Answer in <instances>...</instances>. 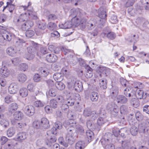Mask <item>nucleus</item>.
I'll return each instance as SVG.
<instances>
[{"instance_id":"nucleus-16","label":"nucleus","mask_w":149,"mask_h":149,"mask_svg":"<svg viewBox=\"0 0 149 149\" xmlns=\"http://www.w3.org/2000/svg\"><path fill=\"white\" fill-rule=\"evenodd\" d=\"M46 59L49 62H54L57 60V57L56 55L54 54H49L47 55Z\"/></svg>"},{"instance_id":"nucleus-38","label":"nucleus","mask_w":149,"mask_h":149,"mask_svg":"<svg viewBox=\"0 0 149 149\" xmlns=\"http://www.w3.org/2000/svg\"><path fill=\"white\" fill-rule=\"evenodd\" d=\"M99 85L102 89H106L107 88V80L104 79H100L99 80Z\"/></svg>"},{"instance_id":"nucleus-9","label":"nucleus","mask_w":149,"mask_h":149,"mask_svg":"<svg viewBox=\"0 0 149 149\" xmlns=\"http://www.w3.org/2000/svg\"><path fill=\"white\" fill-rule=\"evenodd\" d=\"M24 111L27 116H31L33 115L35 113L34 107L31 105H27L24 107Z\"/></svg>"},{"instance_id":"nucleus-52","label":"nucleus","mask_w":149,"mask_h":149,"mask_svg":"<svg viewBox=\"0 0 149 149\" xmlns=\"http://www.w3.org/2000/svg\"><path fill=\"white\" fill-rule=\"evenodd\" d=\"M127 130L126 127H123L118 130V132L120 133V135L123 137H125V134L127 132Z\"/></svg>"},{"instance_id":"nucleus-27","label":"nucleus","mask_w":149,"mask_h":149,"mask_svg":"<svg viewBox=\"0 0 149 149\" xmlns=\"http://www.w3.org/2000/svg\"><path fill=\"white\" fill-rule=\"evenodd\" d=\"M54 79L57 82L60 81L63 79V76L61 73L56 72L53 75Z\"/></svg>"},{"instance_id":"nucleus-34","label":"nucleus","mask_w":149,"mask_h":149,"mask_svg":"<svg viewBox=\"0 0 149 149\" xmlns=\"http://www.w3.org/2000/svg\"><path fill=\"white\" fill-rule=\"evenodd\" d=\"M76 81V79H75L71 80V81L68 82L67 84L68 88L70 89H74Z\"/></svg>"},{"instance_id":"nucleus-39","label":"nucleus","mask_w":149,"mask_h":149,"mask_svg":"<svg viewBox=\"0 0 149 149\" xmlns=\"http://www.w3.org/2000/svg\"><path fill=\"white\" fill-rule=\"evenodd\" d=\"M15 45L17 47H21L22 44L24 43L25 41L22 39H20L19 38H16L15 40Z\"/></svg>"},{"instance_id":"nucleus-31","label":"nucleus","mask_w":149,"mask_h":149,"mask_svg":"<svg viewBox=\"0 0 149 149\" xmlns=\"http://www.w3.org/2000/svg\"><path fill=\"white\" fill-rule=\"evenodd\" d=\"M143 91L140 90H137L136 89L135 91V97H136L138 99H141L143 97L145 98V97L143 96Z\"/></svg>"},{"instance_id":"nucleus-23","label":"nucleus","mask_w":149,"mask_h":149,"mask_svg":"<svg viewBox=\"0 0 149 149\" xmlns=\"http://www.w3.org/2000/svg\"><path fill=\"white\" fill-rule=\"evenodd\" d=\"M85 69L86 70V77L88 78L91 77L93 75L92 71L93 69L91 68L89 65H85L84 66Z\"/></svg>"},{"instance_id":"nucleus-46","label":"nucleus","mask_w":149,"mask_h":149,"mask_svg":"<svg viewBox=\"0 0 149 149\" xmlns=\"http://www.w3.org/2000/svg\"><path fill=\"white\" fill-rule=\"evenodd\" d=\"M135 116L136 119L138 121L142 120L144 117L143 115L139 111H137L136 112Z\"/></svg>"},{"instance_id":"nucleus-6","label":"nucleus","mask_w":149,"mask_h":149,"mask_svg":"<svg viewBox=\"0 0 149 149\" xmlns=\"http://www.w3.org/2000/svg\"><path fill=\"white\" fill-rule=\"evenodd\" d=\"M83 115L86 117L91 116L92 120H95L99 116L95 111H91L89 109H85L83 111Z\"/></svg>"},{"instance_id":"nucleus-17","label":"nucleus","mask_w":149,"mask_h":149,"mask_svg":"<svg viewBox=\"0 0 149 149\" xmlns=\"http://www.w3.org/2000/svg\"><path fill=\"white\" fill-rule=\"evenodd\" d=\"M18 108V106L17 104L14 102L9 105L8 110L9 113L12 114L15 111L17 110Z\"/></svg>"},{"instance_id":"nucleus-18","label":"nucleus","mask_w":149,"mask_h":149,"mask_svg":"<svg viewBox=\"0 0 149 149\" xmlns=\"http://www.w3.org/2000/svg\"><path fill=\"white\" fill-rule=\"evenodd\" d=\"M90 98L91 101L94 102H96L99 98L98 93L96 92H92L90 94Z\"/></svg>"},{"instance_id":"nucleus-5","label":"nucleus","mask_w":149,"mask_h":149,"mask_svg":"<svg viewBox=\"0 0 149 149\" xmlns=\"http://www.w3.org/2000/svg\"><path fill=\"white\" fill-rule=\"evenodd\" d=\"M107 108L110 109L111 116L112 117H115L117 116L119 111V109L117 105L114 103L108 104Z\"/></svg>"},{"instance_id":"nucleus-58","label":"nucleus","mask_w":149,"mask_h":149,"mask_svg":"<svg viewBox=\"0 0 149 149\" xmlns=\"http://www.w3.org/2000/svg\"><path fill=\"white\" fill-rule=\"evenodd\" d=\"M25 34L26 37L28 38H31L34 35V32L33 30H29L26 31Z\"/></svg>"},{"instance_id":"nucleus-7","label":"nucleus","mask_w":149,"mask_h":149,"mask_svg":"<svg viewBox=\"0 0 149 149\" xmlns=\"http://www.w3.org/2000/svg\"><path fill=\"white\" fill-rule=\"evenodd\" d=\"M61 51L63 54L67 56V58L69 59L72 58L74 56V53L73 50L68 49L65 47H62Z\"/></svg>"},{"instance_id":"nucleus-61","label":"nucleus","mask_w":149,"mask_h":149,"mask_svg":"<svg viewBox=\"0 0 149 149\" xmlns=\"http://www.w3.org/2000/svg\"><path fill=\"white\" fill-rule=\"evenodd\" d=\"M15 132L12 128H9L7 132V134L8 137H11L15 133Z\"/></svg>"},{"instance_id":"nucleus-19","label":"nucleus","mask_w":149,"mask_h":149,"mask_svg":"<svg viewBox=\"0 0 149 149\" xmlns=\"http://www.w3.org/2000/svg\"><path fill=\"white\" fill-rule=\"evenodd\" d=\"M73 26H74L72 24L71 21H67L64 24H61L59 25V27L61 29H70Z\"/></svg>"},{"instance_id":"nucleus-50","label":"nucleus","mask_w":149,"mask_h":149,"mask_svg":"<svg viewBox=\"0 0 149 149\" xmlns=\"http://www.w3.org/2000/svg\"><path fill=\"white\" fill-rule=\"evenodd\" d=\"M141 84L139 82H134L132 85L133 87L131 88H133L135 91L136 89L138 90L141 88Z\"/></svg>"},{"instance_id":"nucleus-21","label":"nucleus","mask_w":149,"mask_h":149,"mask_svg":"<svg viewBox=\"0 0 149 149\" xmlns=\"http://www.w3.org/2000/svg\"><path fill=\"white\" fill-rule=\"evenodd\" d=\"M2 36L4 40H6V42L7 41L8 42L10 41L11 40L12 37H13L14 36L13 34L6 32H5V33H3L2 34Z\"/></svg>"},{"instance_id":"nucleus-51","label":"nucleus","mask_w":149,"mask_h":149,"mask_svg":"<svg viewBox=\"0 0 149 149\" xmlns=\"http://www.w3.org/2000/svg\"><path fill=\"white\" fill-rule=\"evenodd\" d=\"M40 121L39 120H35L33 124V127L36 129H41Z\"/></svg>"},{"instance_id":"nucleus-25","label":"nucleus","mask_w":149,"mask_h":149,"mask_svg":"<svg viewBox=\"0 0 149 149\" xmlns=\"http://www.w3.org/2000/svg\"><path fill=\"white\" fill-rule=\"evenodd\" d=\"M47 53V50L46 48L42 47L40 48V50H38V48L37 50V55L40 57L42 54H45Z\"/></svg>"},{"instance_id":"nucleus-59","label":"nucleus","mask_w":149,"mask_h":149,"mask_svg":"<svg viewBox=\"0 0 149 149\" xmlns=\"http://www.w3.org/2000/svg\"><path fill=\"white\" fill-rule=\"evenodd\" d=\"M120 82L121 84L124 87H126L127 86V84L128 82L123 78L121 77L120 79Z\"/></svg>"},{"instance_id":"nucleus-1","label":"nucleus","mask_w":149,"mask_h":149,"mask_svg":"<svg viewBox=\"0 0 149 149\" xmlns=\"http://www.w3.org/2000/svg\"><path fill=\"white\" fill-rule=\"evenodd\" d=\"M31 2H28L27 6H23L24 10H27V11L24 14L21 15L19 18L17 20L16 24L17 25H20L22 30L25 31L30 28L33 25V22L31 20H28V18H31L33 19L38 18L36 13L34 11L32 8L29 9V7L31 6Z\"/></svg>"},{"instance_id":"nucleus-29","label":"nucleus","mask_w":149,"mask_h":149,"mask_svg":"<svg viewBox=\"0 0 149 149\" xmlns=\"http://www.w3.org/2000/svg\"><path fill=\"white\" fill-rule=\"evenodd\" d=\"M49 50L52 52H53L56 54H58L59 53L60 50L58 48L56 47L53 45H50L48 47Z\"/></svg>"},{"instance_id":"nucleus-26","label":"nucleus","mask_w":149,"mask_h":149,"mask_svg":"<svg viewBox=\"0 0 149 149\" xmlns=\"http://www.w3.org/2000/svg\"><path fill=\"white\" fill-rule=\"evenodd\" d=\"M116 100L118 103L123 104L126 103L127 101V99L124 96L119 95L117 97Z\"/></svg>"},{"instance_id":"nucleus-48","label":"nucleus","mask_w":149,"mask_h":149,"mask_svg":"<svg viewBox=\"0 0 149 149\" xmlns=\"http://www.w3.org/2000/svg\"><path fill=\"white\" fill-rule=\"evenodd\" d=\"M56 27V24L54 22H50L47 24V28L49 29L50 30H54Z\"/></svg>"},{"instance_id":"nucleus-45","label":"nucleus","mask_w":149,"mask_h":149,"mask_svg":"<svg viewBox=\"0 0 149 149\" xmlns=\"http://www.w3.org/2000/svg\"><path fill=\"white\" fill-rule=\"evenodd\" d=\"M75 100L73 99H68L65 101V103L69 106H72L74 105Z\"/></svg>"},{"instance_id":"nucleus-64","label":"nucleus","mask_w":149,"mask_h":149,"mask_svg":"<svg viewBox=\"0 0 149 149\" xmlns=\"http://www.w3.org/2000/svg\"><path fill=\"white\" fill-rule=\"evenodd\" d=\"M99 17L102 19H105L107 17V14L106 11H103L102 12H100L99 14Z\"/></svg>"},{"instance_id":"nucleus-22","label":"nucleus","mask_w":149,"mask_h":149,"mask_svg":"<svg viewBox=\"0 0 149 149\" xmlns=\"http://www.w3.org/2000/svg\"><path fill=\"white\" fill-rule=\"evenodd\" d=\"M107 119L106 118L105 116L103 115V116H100L98 119L97 121V125L99 126H102L107 121Z\"/></svg>"},{"instance_id":"nucleus-11","label":"nucleus","mask_w":149,"mask_h":149,"mask_svg":"<svg viewBox=\"0 0 149 149\" xmlns=\"http://www.w3.org/2000/svg\"><path fill=\"white\" fill-rule=\"evenodd\" d=\"M40 123L41 129H47L49 127V121L46 118H42Z\"/></svg>"},{"instance_id":"nucleus-14","label":"nucleus","mask_w":149,"mask_h":149,"mask_svg":"<svg viewBox=\"0 0 149 149\" xmlns=\"http://www.w3.org/2000/svg\"><path fill=\"white\" fill-rule=\"evenodd\" d=\"M18 90L17 86L14 84H11L8 87V92L11 94H15Z\"/></svg>"},{"instance_id":"nucleus-24","label":"nucleus","mask_w":149,"mask_h":149,"mask_svg":"<svg viewBox=\"0 0 149 149\" xmlns=\"http://www.w3.org/2000/svg\"><path fill=\"white\" fill-rule=\"evenodd\" d=\"M86 138L88 139V142H91L94 137L93 132L89 130L86 132Z\"/></svg>"},{"instance_id":"nucleus-15","label":"nucleus","mask_w":149,"mask_h":149,"mask_svg":"<svg viewBox=\"0 0 149 149\" xmlns=\"http://www.w3.org/2000/svg\"><path fill=\"white\" fill-rule=\"evenodd\" d=\"M138 129L141 133H143L147 134L149 132L148 128L146 127L144 122H143L138 125Z\"/></svg>"},{"instance_id":"nucleus-56","label":"nucleus","mask_w":149,"mask_h":149,"mask_svg":"<svg viewBox=\"0 0 149 149\" xmlns=\"http://www.w3.org/2000/svg\"><path fill=\"white\" fill-rule=\"evenodd\" d=\"M110 19L111 23L113 24H115L118 22L117 17L115 15H112Z\"/></svg>"},{"instance_id":"nucleus-37","label":"nucleus","mask_w":149,"mask_h":149,"mask_svg":"<svg viewBox=\"0 0 149 149\" xmlns=\"http://www.w3.org/2000/svg\"><path fill=\"white\" fill-rule=\"evenodd\" d=\"M85 147V143L83 141H79L75 145L76 149H84Z\"/></svg>"},{"instance_id":"nucleus-54","label":"nucleus","mask_w":149,"mask_h":149,"mask_svg":"<svg viewBox=\"0 0 149 149\" xmlns=\"http://www.w3.org/2000/svg\"><path fill=\"white\" fill-rule=\"evenodd\" d=\"M58 102L57 101L54 100H51L50 102V104L51 107L53 108H56L58 106Z\"/></svg>"},{"instance_id":"nucleus-8","label":"nucleus","mask_w":149,"mask_h":149,"mask_svg":"<svg viewBox=\"0 0 149 149\" xmlns=\"http://www.w3.org/2000/svg\"><path fill=\"white\" fill-rule=\"evenodd\" d=\"M124 94L127 97H132L134 98L135 90L130 87H127L124 90Z\"/></svg>"},{"instance_id":"nucleus-62","label":"nucleus","mask_w":149,"mask_h":149,"mask_svg":"<svg viewBox=\"0 0 149 149\" xmlns=\"http://www.w3.org/2000/svg\"><path fill=\"white\" fill-rule=\"evenodd\" d=\"M55 127L56 129H61L62 127V123L59 121H57L55 123Z\"/></svg>"},{"instance_id":"nucleus-10","label":"nucleus","mask_w":149,"mask_h":149,"mask_svg":"<svg viewBox=\"0 0 149 149\" xmlns=\"http://www.w3.org/2000/svg\"><path fill=\"white\" fill-rule=\"evenodd\" d=\"M74 13L75 14V15L71 14L70 16V17H72L71 19V21L73 26L77 27L80 25L81 23L83 24V23L81 21H80V20L76 17V12H74Z\"/></svg>"},{"instance_id":"nucleus-47","label":"nucleus","mask_w":149,"mask_h":149,"mask_svg":"<svg viewBox=\"0 0 149 149\" xmlns=\"http://www.w3.org/2000/svg\"><path fill=\"white\" fill-rule=\"evenodd\" d=\"M45 103L40 100H38L34 103V105L36 107H43Z\"/></svg>"},{"instance_id":"nucleus-44","label":"nucleus","mask_w":149,"mask_h":149,"mask_svg":"<svg viewBox=\"0 0 149 149\" xmlns=\"http://www.w3.org/2000/svg\"><path fill=\"white\" fill-rule=\"evenodd\" d=\"M138 129L134 125L132 126L130 129V132L133 136H135L138 133Z\"/></svg>"},{"instance_id":"nucleus-63","label":"nucleus","mask_w":149,"mask_h":149,"mask_svg":"<svg viewBox=\"0 0 149 149\" xmlns=\"http://www.w3.org/2000/svg\"><path fill=\"white\" fill-rule=\"evenodd\" d=\"M33 79L35 81L38 82L41 80V77L39 74H36L34 75Z\"/></svg>"},{"instance_id":"nucleus-55","label":"nucleus","mask_w":149,"mask_h":149,"mask_svg":"<svg viewBox=\"0 0 149 149\" xmlns=\"http://www.w3.org/2000/svg\"><path fill=\"white\" fill-rule=\"evenodd\" d=\"M5 102L7 104H9L13 101V99L12 97L10 95L7 96L5 98Z\"/></svg>"},{"instance_id":"nucleus-30","label":"nucleus","mask_w":149,"mask_h":149,"mask_svg":"<svg viewBox=\"0 0 149 149\" xmlns=\"http://www.w3.org/2000/svg\"><path fill=\"white\" fill-rule=\"evenodd\" d=\"M38 71L41 74L42 76L43 77L47 76L49 73V72L48 70L43 68H39Z\"/></svg>"},{"instance_id":"nucleus-20","label":"nucleus","mask_w":149,"mask_h":149,"mask_svg":"<svg viewBox=\"0 0 149 149\" xmlns=\"http://www.w3.org/2000/svg\"><path fill=\"white\" fill-rule=\"evenodd\" d=\"M26 138V134L25 132H21L19 133L16 136V139L17 141H22Z\"/></svg>"},{"instance_id":"nucleus-41","label":"nucleus","mask_w":149,"mask_h":149,"mask_svg":"<svg viewBox=\"0 0 149 149\" xmlns=\"http://www.w3.org/2000/svg\"><path fill=\"white\" fill-rule=\"evenodd\" d=\"M19 94L21 96L25 97L28 95V91L26 88H21L19 90Z\"/></svg>"},{"instance_id":"nucleus-28","label":"nucleus","mask_w":149,"mask_h":149,"mask_svg":"<svg viewBox=\"0 0 149 149\" xmlns=\"http://www.w3.org/2000/svg\"><path fill=\"white\" fill-rule=\"evenodd\" d=\"M7 53L11 56H14L16 53L17 50L12 47H8L6 49Z\"/></svg>"},{"instance_id":"nucleus-53","label":"nucleus","mask_w":149,"mask_h":149,"mask_svg":"<svg viewBox=\"0 0 149 149\" xmlns=\"http://www.w3.org/2000/svg\"><path fill=\"white\" fill-rule=\"evenodd\" d=\"M0 123L5 128L9 126V122L4 119L1 120L0 122Z\"/></svg>"},{"instance_id":"nucleus-12","label":"nucleus","mask_w":149,"mask_h":149,"mask_svg":"<svg viewBox=\"0 0 149 149\" xmlns=\"http://www.w3.org/2000/svg\"><path fill=\"white\" fill-rule=\"evenodd\" d=\"M0 73L3 77H8L10 74V71L5 65L0 69Z\"/></svg>"},{"instance_id":"nucleus-49","label":"nucleus","mask_w":149,"mask_h":149,"mask_svg":"<svg viewBox=\"0 0 149 149\" xmlns=\"http://www.w3.org/2000/svg\"><path fill=\"white\" fill-rule=\"evenodd\" d=\"M107 37L109 39L113 40L116 38V34L113 32H110L107 33Z\"/></svg>"},{"instance_id":"nucleus-13","label":"nucleus","mask_w":149,"mask_h":149,"mask_svg":"<svg viewBox=\"0 0 149 149\" xmlns=\"http://www.w3.org/2000/svg\"><path fill=\"white\" fill-rule=\"evenodd\" d=\"M118 89L116 87H113L110 89V96L112 98L115 99L118 94Z\"/></svg>"},{"instance_id":"nucleus-35","label":"nucleus","mask_w":149,"mask_h":149,"mask_svg":"<svg viewBox=\"0 0 149 149\" xmlns=\"http://www.w3.org/2000/svg\"><path fill=\"white\" fill-rule=\"evenodd\" d=\"M121 146L123 149H128L130 146V143L128 140L122 141Z\"/></svg>"},{"instance_id":"nucleus-42","label":"nucleus","mask_w":149,"mask_h":149,"mask_svg":"<svg viewBox=\"0 0 149 149\" xmlns=\"http://www.w3.org/2000/svg\"><path fill=\"white\" fill-rule=\"evenodd\" d=\"M55 86L56 88L60 90H63L65 87V84L61 81L56 82L55 83Z\"/></svg>"},{"instance_id":"nucleus-2","label":"nucleus","mask_w":149,"mask_h":149,"mask_svg":"<svg viewBox=\"0 0 149 149\" xmlns=\"http://www.w3.org/2000/svg\"><path fill=\"white\" fill-rule=\"evenodd\" d=\"M76 122L72 119H71L65 121L64 125L65 126L69 127H76V128L75 132L77 135V137L79 135H82L84 133L83 127L81 125H76Z\"/></svg>"},{"instance_id":"nucleus-4","label":"nucleus","mask_w":149,"mask_h":149,"mask_svg":"<svg viewBox=\"0 0 149 149\" xmlns=\"http://www.w3.org/2000/svg\"><path fill=\"white\" fill-rule=\"evenodd\" d=\"M31 43L33 46H31L27 47L28 53L25 55L26 58L28 60H32L34 58L35 53H37V50L38 48L37 44L34 43L33 41Z\"/></svg>"},{"instance_id":"nucleus-60","label":"nucleus","mask_w":149,"mask_h":149,"mask_svg":"<svg viewBox=\"0 0 149 149\" xmlns=\"http://www.w3.org/2000/svg\"><path fill=\"white\" fill-rule=\"evenodd\" d=\"M61 110L63 112L67 113L69 110V107L65 103L62 104L61 107Z\"/></svg>"},{"instance_id":"nucleus-3","label":"nucleus","mask_w":149,"mask_h":149,"mask_svg":"<svg viewBox=\"0 0 149 149\" xmlns=\"http://www.w3.org/2000/svg\"><path fill=\"white\" fill-rule=\"evenodd\" d=\"M68 132L66 137V141L67 142L63 141L61 145H63L65 147L68 146V143L71 145L73 143L75 139V136H74L73 133L74 130L70 129V128H68Z\"/></svg>"},{"instance_id":"nucleus-57","label":"nucleus","mask_w":149,"mask_h":149,"mask_svg":"<svg viewBox=\"0 0 149 149\" xmlns=\"http://www.w3.org/2000/svg\"><path fill=\"white\" fill-rule=\"evenodd\" d=\"M20 70H21L25 71L28 68V65L25 63H22L19 65Z\"/></svg>"},{"instance_id":"nucleus-43","label":"nucleus","mask_w":149,"mask_h":149,"mask_svg":"<svg viewBox=\"0 0 149 149\" xmlns=\"http://www.w3.org/2000/svg\"><path fill=\"white\" fill-rule=\"evenodd\" d=\"M56 91L55 89L52 88L49 90L48 93H47V96L54 97L56 96Z\"/></svg>"},{"instance_id":"nucleus-33","label":"nucleus","mask_w":149,"mask_h":149,"mask_svg":"<svg viewBox=\"0 0 149 149\" xmlns=\"http://www.w3.org/2000/svg\"><path fill=\"white\" fill-rule=\"evenodd\" d=\"M56 138L55 136H54L51 138L49 139H47L45 141V142L47 145L48 146H51L53 143L56 141Z\"/></svg>"},{"instance_id":"nucleus-40","label":"nucleus","mask_w":149,"mask_h":149,"mask_svg":"<svg viewBox=\"0 0 149 149\" xmlns=\"http://www.w3.org/2000/svg\"><path fill=\"white\" fill-rule=\"evenodd\" d=\"M17 79L20 82H24L27 79L26 76L24 74H21L18 75Z\"/></svg>"},{"instance_id":"nucleus-32","label":"nucleus","mask_w":149,"mask_h":149,"mask_svg":"<svg viewBox=\"0 0 149 149\" xmlns=\"http://www.w3.org/2000/svg\"><path fill=\"white\" fill-rule=\"evenodd\" d=\"M83 86L81 82H79L77 81L75 84V86L74 90L78 92H80L83 90Z\"/></svg>"},{"instance_id":"nucleus-36","label":"nucleus","mask_w":149,"mask_h":149,"mask_svg":"<svg viewBox=\"0 0 149 149\" xmlns=\"http://www.w3.org/2000/svg\"><path fill=\"white\" fill-rule=\"evenodd\" d=\"M13 116L15 120H19L21 119L23 116V113L20 111H17L15 113Z\"/></svg>"}]
</instances>
